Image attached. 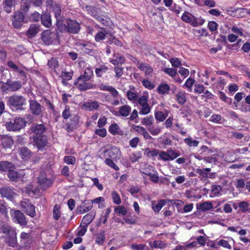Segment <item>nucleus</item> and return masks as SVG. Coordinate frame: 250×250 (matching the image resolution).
Segmentation results:
<instances>
[{"label": "nucleus", "mask_w": 250, "mask_h": 250, "mask_svg": "<svg viewBox=\"0 0 250 250\" xmlns=\"http://www.w3.org/2000/svg\"><path fill=\"white\" fill-rule=\"evenodd\" d=\"M170 89V86L166 83L160 84L157 89L158 92L163 95L168 94Z\"/></svg>", "instance_id": "f704fd0d"}, {"label": "nucleus", "mask_w": 250, "mask_h": 250, "mask_svg": "<svg viewBox=\"0 0 250 250\" xmlns=\"http://www.w3.org/2000/svg\"><path fill=\"white\" fill-rule=\"evenodd\" d=\"M158 160L165 162L169 161L167 150L166 151L159 150Z\"/></svg>", "instance_id": "603ef678"}, {"label": "nucleus", "mask_w": 250, "mask_h": 250, "mask_svg": "<svg viewBox=\"0 0 250 250\" xmlns=\"http://www.w3.org/2000/svg\"><path fill=\"white\" fill-rule=\"evenodd\" d=\"M0 194L2 198L9 200H12L16 195L15 189L10 187L0 188Z\"/></svg>", "instance_id": "6e6552de"}, {"label": "nucleus", "mask_w": 250, "mask_h": 250, "mask_svg": "<svg viewBox=\"0 0 250 250\" xmlns=\"http://www.w3.org/2000/svg\"><path fill=\"white\" fill-rule=\"evenodd\" d=\"M213 208L212 203L210 202H205L200 205V208L203 211H207Z\"/></svg>", "instance_id": "3c124183"}, {"label": "nucleus", "mask_w": 250, "mask_h": 250, "mask_svg": "<svg viewBox=\"0 0 250 250\" xmlns=\"http://www.w3.org/2000/svg\"><path fill=\"white\" fill-rule=\"evenodd\" d=\"M74 84L81 91H85L91 89L94 86L91 82L78 78L74 82Z\"/></svg>", "instance_id": "1a4fd4ad"}, {"label": "nucleus", "mask_w": 250, "mask_h": 250, "mask_svg": "<svg viewBox=\"0 0 250 250\" xmlns=\"http://www.w3.org/2000/svg\"><path fill=\"white\" fill-rule=\"evenodd\" d=\"M25 124L26 122L23 118H16L13 122L7 123L5 126L9 131H17L21 129L25 125Z\"/></svg>", "instance_id": "39448f33"}, {"label": "nucleus", "mask_w": 250, "mask_h": 250, "mask_svg": "<svg viewBox=\"0 0 250 250\" xmlns=\"http://www.w3.org/2000/svg\"><path fill=\"white\" fill-rule=\"evenodd\" d=\"M108 130L109 132L112 135H115L116 134H119V127L118 125L116 123L112 124L109 126Z\"/></svg>", "instance_id": "4d7b16f0"}, {"label": "nucleus", "mask_w": 250, "mask_h": 250, "mask_svg": "<svg viewBox=\"0 0 250 250\" xmlns=\"http://www.w3.org/2000/svg\"><path fill=\"white\" fill-rule=\"evenodd\" d=\"M43 0H30V2H27V4L24 5V8L28 10L29 8V4H32L34 6L40 7L43 3Z\"/></svg>", "instance_id": "a18cd8bd"}, {"label": "nucleus", "mask_w": 250, "mask_h": 250, "mask_svg": "<svg viewBox=\"0 0 250 250\" xmlns=\"http://www.w3.org/2000/svg\"><path fill=\"white\" fill-rule=\"evenodd\" d=\"M92 207V202L91 201L85 200L78 208L77 211L80 214H83L90 210Z\"/></svg>", "instance_id": "2eb2a0df"}, {"label": "nucleus", "mask_w": 250, "mask_h": 250, "mask_svg": "<svg viewBox=\"0 0 250 250\" xmlns=\"http://www.w3.org/2000/svg\"><path fill=\"white\" fill-rule=\"evenodd\" d=\"M165 204L166 202L165 200H161L157 204L153 203L152 204V208L155 212H159Z\"/></svg>", "instance_id": "c03bdc74"}, {"label": "nucleus", "mask_w": 250, "mask_h": 250, "mask_svg": "<svg viewBox=\"0 0 250 250\" xmlns=\"http://www.w3.org/2000/svg\"><path fill=\"white\" fill-rule=\"evenodd\" d=\"M115 212L118 215H123L125 216L127 213V210L126 208L122 206H119L116 207H115L114 209Z\"/></svg>", "instance_id": "5fc2aeb1"}, {"label": "nucleus", "mask_w": 250, "mask_h": 250, "mask_svg": "<svg viewBox=\"0 0 250 250\" xmlns=\"http://www.w3.org/2000/svg\"><path fill=\"white\" fill-rule=\"evenodd\" d=\"M187 94L184 91H179L175 94V100L180 105H183L187 101Z\"/></svg>", "instance_id": "6ab92c4d"}, {"label": "nucleus", "mask_w": 250, "mask_h": 250, "mask_svg": "<svg viewBox=\"0 0 250 250\" xmlns=\"http://www.w3.org/2000/svg\"><path fill=\"white\" fill-rule=\"evenodd\" d=\"M155 118L157 121L163 122L166 118V116L162 111H157L155 113Z\"/></svg>", "instance_id": "69168bd1"}, {"label": "nucleus", "mask_w": 250, "mask_h": 250, "mask_svg": "<svg viewBox=\"0 0 250 250\" xmlns=\"http://www.w3.org/2000/svg\"><path fill=\"white\" fill-rule=\"evenodd\" d=\"M31 131L34 135H42L46 130L43 124H33L31 127Z\"/></svg>", "instance_id": "f3484780"}, {"label": "nucleus", "mask_w": 250, "mask_h": 250, "mask_svg": "<svg viewBox=\"0 0 250 250\" xmlns=\"http://www.w3.org/2000/svg\"><path fill=\"white\" fill-rule=\"evenodd\" d=\"M30 110L34 115H39L42 112V106L37 101L34 100L30 101Z\"/></svg>", "instance_id": "ddd939ff"}, {"label": "nucleus", "mask_w": 250, "mask_h": 250, "mask_svg": "<svg viewBox=\"0 0 250 250\" xmlns=\"http://www.w3.org/2000/svg\"><path fill=\"white\" fill-rule=\"evenodd\" d=\"M39 31V26L36 24H32L27 31V35L31 38L35 36Z\"/></svg>", "instance_id": "c756f323"}, {"label": "nucleus", "mask_w": 250, "mask_h": 250, "mask_svg": "<svg viewBox=\"0 0 250 250\" xmlns=\"http://www.w3.org/2000/svg\"><path fill=\"white\" fill-rule=\"evenodd\" d=\"M60 207L59 205H56L53 208V218L58 220L60 218L61 216V212H60Z\"/></svg>", "instance_id": "864d4df0"}, {"label": "nucleus", "mask_w": 250, "mask_h": 250, "mask_svg": "<svg viewBox=\"0 0 250 250\" xmlns=\"http://www.w3.org/2000/svg\"><path fill=\"white\" fill-rule=\"evenodd\" d=\"M131 110V107L128 105H124L119 108L118 113L119 115L123 117L128 116Z\"/></svg>", "instance_id": "a878e982"}, {"label": "nucleus", "mask_w": 250, "mask_h": 250, "mask_svg": "<svg viewBox=\"0 0 250 250\" xmlns=\"http://www.w3.org/2000/svg\"><path fill=\"white\" fill-rule=\"evenodd\" d=\"M19 152L21 158L24 160H28L31 156L32 152L25 147H22L19 149Z\"/></svg>", "instance_id": "412c9836"}, {"label": "nucleus", "mask_w": 250, "mask_h": 250, "mask_svg": "<svg viewBox=\"0 0 250 250\" xmlns=\"http://www.w3.org/2000/svg\"><path fill=\"white\" fill-rule=\"evenodd\" d=\"M10 88L12 91H16L20 89L21 86V82L20 81H15L12 82L10 80Z\"/></svg>", "instance_id": "79ce46f5"}, {"label": "nucleus", "mask_w": 250, "mask_h": 250, "mask_svg": "<svg viewBox=\"0 0 250 250\" xmlns=\"http://www.w3.org/2000/svg\"><path fill=\"white\" fill-rule=\"evenodd\" d=\"M10 212L12 219L15 222L22 226H26L27 225L28 221L25 215L21 211L12 209Z\"/></svg>", "instance_id": "423d86ee"}, {"label": "nucleus", "mask_w": 250, "mask_h": 250, "mask_svg": "<svg viewBox=\"0 0 250 250\" xmlns=\"http://www.w3.org/2000/svg\"><path fill=\"white\" fill-rule=\"evenodd\" d=\"M95 216V213L93 212H90L84 215L82 219L81 226L87 227L91 222Z\"/></svg>", "instance_id": "aec40b11"}, {"label": "nucleus", "mask_w": 250, "mask_h": 250, "mask_svg": "<svg viewBox=\"0 0 250 250\" xmlns=\"http://www.w3.org/2000/svg\"><path fill=\"white\" fill-rule=\"evenodd\" d=\"M7 65L8 67L12 70L19 72L22 76L25 75V73L22 70V69L16 65L13 61H8L7 62Z\"/></svg>", "instance_id": "473e14b6"}, {"label": "nucleus", "mask_w": 250, "mask_h": 250, "mask_svg": "<svg viewBox=\"0 0 250 250\" xmlns=\"http://www.w3.org/2000/svg\"><path fill=\"white\" fill-rule=\"evenodd\" d=\"M15 3V0H4L2 5L3 8L7 13H10L12 11V8Z\"/></svg>", "instance_id": "5701e85b"}, {"label": "nucleus", "mask_w": 250, "mask_h": 250, "mask_svg": "<svg viewBox=\"0 0 250 250\" xmlns=\"http://www.w3.org/2000/svg\"><path fill=\"white\" fill-rule=\"evenodd\" d=\"M184 142L187 144L189 147L197 146L199 143L198 141L192 140L190 137L185 139Z\"/></svg>", "instance_id": "6e6d98bb"}, {"label": "nucleus", "mask_w": 250, "mask_h": 250, "mask_svg": "<svg viewBox=\"0 0 250 250\" xmlns=\"http://www.w3.org/2000/svg\"><path fill=\"white\" fill-rule=\"evenodd\" d=\"M113 203L116 205H120L121 203V200L119 194L116 191H113L111 194Z\"/></svg>", "instance_id": "680f3d73"}, {"label": "nucleus", "mask_w": 250, "mask_h": 250, "mask_svg": "<svg viewBox=\"0 0 250 250\" xmlns=\"http://www.w3.org/2000/svg\"><path fill=\"white\" fill-rule=\"evenodd\" d=\"M222 117L219 114H213L210 117L209 121L215 124H222Z\"/></svg>", "instance_id": "052dcab7"}, {"label": "nucleus", "mask_w": 250, "mask_h": 250, "mask_svg": "<svg viewBox=\"0 0 250 250\" xmlns=\"http://www.w3.org/2000/svg\"><path fill=\"white\" fill-rule=\"evenodd\" d=\"M33 139L34 145L36 146L39 149L46 146L48 144L47 137L45 135H33Z\"/></svg>", "instance_id": "9d476101"}, {"label": "nucleus", "mask_w": 250, "mask_h": 250, "mask_svg": "<svg viewBox=\"0 0 250 250\" xmlns=\"http://www.w3.org/2000/svg\"><path fill=\"white\" fill-rule=\"evenodd\" d=\"M139 114L141 115H146L151 111V107L148 104L141 106L139 109Z\"/></svg>", "instance_id": "de8ad7c7"}, {"label": "nucleus", "mask_w": 250, "mask_h": 250, "mask_svg": "<svg viewBox=\"0 0 250 250\" xmlns=\"http://www.w3.org/2000/svg\"><path fill=\"white\" fill-rule=\"evenodd\" d=\"M8 225L3 222H0V233L9 234L11 230H14Z\"/></svg>", "instance_id": "4c0bfd02"}, {"label": "nucleus", "mask_w": 250, "mask_h": 250, "mask_svg": "<svg viewBox=\"0 0 250 250\" xmlns=\"http://www.w3.org/2000/svg\"><path fill=\"white\" fill-rule=\"evenodd\" d=\"M108 33L105 28H102L101 31H98L95 36V40L97 42L103 41L105 39Z\"/></svg>", "instance_id": "c85d7f7f"}, {"label": "nucleus", "mask_w": 250, "mask_h": 250, "mask_svg": "<svg viewBox=\"0 0 250 250\" xmlns=\"http://www.w3.org/2000/svg\"><path fill=\"white\" fill-rule=\"evenodd\" d=\"M38 183L40 184L41 189L42 190H45L52 185V182L50 179L47 178L42 174L39 177Z\"/></svg>", "instance_id": "4468645a"}, {"label": "nucleus", "mask_w": 250, "mask_h": 250, "mask_svg": "<svg viewBox=\"0 0 250 250\" xmlns=\"http://www.w3.org/2000/svg\"><path fill=\"white\" fill-rule=\"evenodd\" d=\"M53 11L56 19L57 23H61L62 21V16L61 15V9L59 5H55L53 6Z\"/></svg>", "instance_id": "b1692460"}, {"label": "nucleus", "mask_w": 250, "mask_h": 250, "mask_svg": "<svg viewBox=\"0 0 250 250\" xmlns=\"http://www.w3.org/2000/svg\"><path fill=\"white\" fill-rule=\"evenodd\" d=\"M24 15L22 12H17L14 13L12 19V24L16 28H19L22 25Z\"/></svg>", "instance_id": "9b49d317"}, {"label": "nucleus", "mask_w": 250, "mask_h": 250, "mask_svg": "<svg viewBox=\"0 0 250 250\" xmlns=\"http://www.w3.org/2000/svg\"><path fill=\"white\" fill-rule=\"evenodd\" d=\"M154 121L153 117L152 115H150L142 119L141 123L144 125H150L153 124Z\"/></svg>", "instance_id": "49530a36"}, {"label": "nucleus", "mask_w": 250, "mask_h": 250, "mask_svg": "<svg viewBox=\"0 0 250 250\" xmlns=\"http://www.w3.org/2000/svg\"><path fill=\"white\" fill-rule=\"evenodd\" d=\"M210 171V168H197L196 172L202 177V179L206 180L208 179V173Z\"/></svg>", "instance_id": "72a5a7b5"}, {"label": "nucleus", "mask_w": 250, "mask_h": 250, "mask_svg": "<svg viewBox=\"0 0 250 250\" xmlns=\"http://www.w3.org/2000/svg\"><path fill=\"white\" fill-rule=\"evenodd\" d=\"M121 151L117 147H112L104 151L103 155L105 158L104 163L110 168L116 171L119 170V167L116 165L115 162L121 158Z\"/></svg>", "instance_id": "f257e3e1"}, {"label": "nucleus", "mask_w": 250, "mask_h": 250, "mask_svg": "<svg viewBox=\"0 0 250 250\" xmlns=\"http://www.w3.org/2000/svg\"><path fill=\"white\" fill-rule=\"evenodd\" d=\"M108 69L107 66L104 65H100L95 69V73L97 77H102Z\"/></svg>", "instance_id": "e433bc0d"}, {"label": "nucleus", "mask_w": 250, "mask_h": 250, "mask_svg": "<svg viewBox=\"0 0 250 250\" xmlns=\"http://www.w3.org/2000/svg\"><path fill=\"white\" fill-rule=\"evenodd\" d=\"M26 104V99L21 95H13L9 97L7 104L10 106L16 108L17 110H22V106Z\"/></svg>", "instance_id": "7ed1b4c3"}, {"label": "nucleus", "mask_w": 250, "mask_h": 250, "mask_svg": "<svg viewBox=\"0 0 250 250\" xmlns=\"http://www.w3.org/2000/svg\"><path fill=\"white\" fill-rule=\"evenodd\" d=\"M67 32L71 34H77L80 29V25L76 20L67 19L65 25Z\"/></svg>", "instance_id": "0eeeda50"}, {"label": "nucleus", "mask_w": 250, "mask_h": 250, "mask_svg": "<svg viewBox=\"0 0 250 250\" xmlns=\"http://www.w3.org/2000/svg\"><path fill=\"white\" fill-rule=\"evenodd\" d=\"M193 16L191 15L189 13L185 11L181 19L182 21L187 23H191L192 21V19Z\"/></svg>", "instance_id": "09e8293b"}, {"label": "nucleus", "mask_w": 250, "mask_h": 250, "mask_svg": "<svg viewBox=\"0 0 250 250\" xmlns=\"http://www.w3.org/2000/svg\"><path fill=\"white\" fill-rule=\"evenodd\" d=\"M155 170L154 167L150 165H146L144 168V170L142 172L143 174L149 176L151 175V173H153Z\"/></svg>", "instance_id": "e2e57ef3"}, {"label": "nucleus", "mask_w": 250, "mask_h": 250, "mask_svg": "<svg viewBox=\"0 0 250 250\" xmlns=\"http://www.w3.org/2000/svg\"><path fill=\"white\" fill-rule=\"evenodd\" d=\"M78 124V118L77 117H74L72 119V123H67L65 126V130L67 132H70L73 131L74 129L77 127Z\"/></svg>", "instance_id": "7c9ffc66"}, {"label": "nucleus", "mask_w": 250, "mask_h": 250, "mask_svg": "<svg viewBox=\"0 0 250 250\" xmlns=\"http://www.w3.org/2000/svg\"><path fill=\"white\" fill-rule=\"evenodd\" d=\"M144 153L148 157H154L158 155L159 150L156 149L150 150L149 148H146L145 149Z\"/></svg>", "instance_id": "37998d69"}, {"label": "nucleus", "mask_w": 250, "mask_h": 250, "mask_svg": "<svg viewBox=\"0 0 250 250\" xmlns=\"http://www.w3.org/2000/svg\"><path fill=\"white\" fill-rule=\"evenodd\" d=\"M170 62L172 66L174 67H178L182 65L181 61L177 58H171Z\"/></svg>", "instance_id": "338daca9"}, {"label": "nucleus", "mask_w": 250, "mask_h": 250, "mask_svg": "<svg viewBox=\"0 0 250 250\" xmlns=\"http://www.w3.org/2000/svg\"><path fill=\"white\" fill-rule=\"evenodd\" d=\"M14 165L11 162L7 161L0 162V171H9L11 169L14 168Z\"/></svg>", "instance_id": "393cba45"}, {"label": "nucleus", "mask_w": 250, "mask_h": 250, "mask_svg": "<svg viewBox=\"0 0 250 250\" xmlns=\"http://www.w3.org/2000/svg\"><path fill=\"white\" fill-rule=\"evenodd\" d=\"M64 161L68 165H74L76 162V158L74 156H67L64 157Z\"/></svg>", "instance_id": "774afa93"}, {"label": "nucleus", "mask_w": 250, "mask_h": 250, "mask_svg": "<svg viewBox=\"0 0 250 250\" xmlns=\"http://www.w3.org/2000/svg\"><path fill=\"white\" fill-rule=\"evenodd\" d=\"M107 43L109 44H114L119 46H121L123 44L120 40L116 39L114 36L111 35H109V36L108 37Z\"/></svg>", "instance_id": "a19ab883"}, {"label": "nucleus", "mask_w": 250, "mask_h": 250, "mask_svg": "<svg viewBox=\"0 0 250 250\" xmlns=\"http://www.w3.org/2000/svg\"><path fill=\"white\" fill-rule=\"evenodd\" d=\"M132 128L133 131H135L143 135L145 139L148 140L152 139V137L148 134L146 128L144 127L133 125L132 126Z\"/></svg>", "instance_id": "dca6fc26"}, {"label": "nucleus", "mask_w": 250, "mask_h": 250, "mask_svg": "<svg viewBox=\"0 0 250 250\" xmlns=\"http://www.w3.org/2000/svg\"><path fill=\"white\" fill-rule=\"evenodd\" d=\"M47 65L49 68L55 69L59 66L58 61L56 58H52L48 61Z\"/></svg>", "instance_id": "13d9d810"}, {"label": "nucleus", "mask_w": 250, "mask_h": 250, "mask_svg": "<svg viewBox=\"0 0 250 250\" xmlns=\"http://www.w3.org/2000/svg\"><path fill=\"white\" fill-rule=\"evenodd\" d=\"M41 39L46 45L59 43V38L57 32H52L50 30L44 31L41 36Z\"/></svg>", "instance_id": "f03ea898"}, {"label": "nucleus", "mask_w": 250, "mask_h": 250, "mask_svg": "<svg viewBox=\"0 0 250 250\" xmlns=\"http://www.w3.org/2000/svg\"><path fill=\"white\" fill-rule=\"evenodd\" d=\"M147 130L152 135H157L162 131V128L159 126H150L147 127Z\"/></svg>", "instance_id": "ea45409f"}, {"label": "nucleus", "mask_w": 250, "mask_h": 250, "mask_svg": "<svg viewBox=\"0 0 250 250\" xmlns=\"http://www.w3.org/2000/svg\"><path fill=\"white\" fill-rule=\"evenodd\" d=\"M7 175L10 181L12 182H18L22 178V174L19 173L17 171L13 170V169H11L8 172Z\"/></svg>", "instance_id": "4be33fe9"}, {"label": "nucleus", "mask_w": 250, "mask_h": 250, "mask_svg": "<svg viewBox=\"0 0 250 250\" xmlns=\"http://www.w3.org/2000/svg\"><path fill=\"white\" fill-rule=\"evenodd\" d=\"M42 24L46 27H50L52 25L51 16L48 13H44L41 16Z\"/></svg>", "instance_id": "bb28decb"}, {"label": "nucleus", "mask_w": 250, "mask_h": 250, "mask_svg": "<svg viewBox=\"0 0 250 250\" xmlns=\"http://www.w3.org/2000/svg\"><path fill=\"white\" fill-rule=\"evenodd\" d=\"M83 106L86 109L89 111H92L97 109L99 107V104L98 102L93 101L91 102L86 103L83 104Z\"/></svg>", "instance_id": "c9c22d12"}, {"label": "nucleus", "mask_w": 250, "mask_h": 250, "mask_svg": "<svg viewBox=\"0 0 250 250\" xmlns=\"http://www.w3.org/2000/svg\"><path fill=\"white\" fill-rule=\"evenodd\" d=\"M21 209L27 215L31 217H34L36 215L35 210V207L31 203L30 200L28 199H24L20 204Z\"/></svg>", "instance_id": "20e7f679"}, {"label": "nucleus", "mask_w": 250, "mask_h": 250, "mask_svg": "<svg viewBox=\"0 0 250 250\" xmlns=\"http://www.w3.org/2000/svg\"><path fill=\"white\" fill-rule=\"evenodd\" d=\"M85 9L89 14L91 15L96 19L99 18L100 14L98 13L96 7L91 5H87L85 6Z\"/></svg>", "instance_id": "2f4dec72"}, {"label": "nucleus", "mask_w": 250, "mask_h": 250, "mask_svg": "<svg viewBox=\"0 0 250 250\" xmlns=\"http://www.w3.org/2000/svg\"><path fill=\"white\" fill-rule=\"evenodd\" d=\"M126 97L129 101H135L138 99V96L136 92L128 90L126 92Z\"/></svg>", "instance_id": "8fccbe9b"}, {"label": "nucleus", "mask_w": 250, "mask_h": 250, "mask_svg": "<svg viewBox=\"0 0 250 250\" xmlns=\"http://www.w3.org/2000/svg\"><path fill=\"white\" fill-rule=\"evenodd\" d=\"M14 141L10 136L7 135L0 137V144L5 149L11 148Z\"/></svg>", "instance_id": "f8f14e48"}, {"label": "nucleus", "mask_w": 250, "mask_h": 250, "mask_svg": "<svg viewBox=\"0 0 250 250\" xmlns=\"http://www.w3.org/2000/svg\"><path fill=\"white\" fill-rule=\"evenodd\" d=\"M222 189V187L221 186L212 185L211 189V193L214 196H218L220 191Z\"/></svg>", "instance_id": "bf43d9fd"}, {"label": "nucleus", "mask_w": 250, "mask_h": 250, "mask_svg": "<svg viewBox=\"0 0 250 250\" xmlns=\"http://www.w3.org/2000/svg\"><path fill=\"white\" fill-rule=\"evenodd\" d=\"M164 71L172 78H175L177 75V70L172 68H166Z\"/></svg>", "instance_id": "0e129e2a"}, {"label": "nucleus", "mask_w": 250, "mask_h": 250, "mask_svg": "<svg viewBox=\"0 0 250 250\" xmlns=\"http://www.w3.org/2000/svg\"><path fill=\"white\" fill-rule=\"evenodd\" d=\"M93 70L91 68L88 67L85 68L83 74L81 75L78 79L88 81L93 75Z\"/></svg>", "instance_id": "cd10ccee"}, {"label": "nucleus", "mask_w": 250, "mask_h": 250, "mask_svg": "<svg viewBox=\"0 0 250 250\" xmlns=\"http://www.w3.org/2000/svg\"><path fill=\"white\" fill-rule=\"evenodd\" d=\"M8 235L7 244L8 246L15 247L17 246V233L15 230H11Z\"/></svg>", "instance_id": "a211bd4d"}, {"label": "nucleus", "mask_w": 250, "mask_h": 250, "mask_svg": "<svg viewBox=\"0 0 250 250\" xmlns=\"http://www.w3.org/2000/svg\"><path fill=\"white\" fill-rule=\"evenodd\" d=\"M169 161H172L180 156V153L177 150L169 148L167 149Z\"/></svg>", "instance_id": "58836bf2"}]
</instances>
